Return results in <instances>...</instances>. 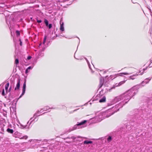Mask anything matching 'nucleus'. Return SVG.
I'll list each match as a JSON object with an SVG mask.
<instances>
[{
    "mask_svg": "<svg viewBox=\"0 0 152 152\" xmlns=\"http://www.w3.org/2000/svg\"><path fill=\"white\" fill-rule=\"evenodd\" d=\"M134 68L132 67H129L128 68V71L127 72L122 73V74L126 75L131 74L133 73L134 72Z\"/></svg>",
    "mask_w": 152,
    "mask_h": 152,
    "instance_id": "nucleus-1",
    "label": "nucleus"
},
{
    "mask_svg": "<svg viewBox=\"0 0 152 152\" xmlns=\"http://www.w3.org/2000/svg\"><path fill=\"white\" fill-rule=\"evenodd\" d=\"M26 86V80H25L24 82L23 83V88L22 90V93L20 96H19V98H21L22 96H23L25 94Z\"/></svg>",
    "mask_w": 152,
    "mask_h": 152,
    "instance_id": "nucleus-2",
    "label": "nucleus"
},
{
    "mask_svg": "<svg viewBox=\"0 0 152 152\" xmlns=\"http://www.w3.org/2000/svg\"><path fill=\"white\" fill-rule=\"evenodd\" d=\"M20 79H18L17 81V84L16 86V87L15 88V90H19L20 89Z\"/></svg>",
    "mask_w": 152,
    "mask_h": 152,
    "instance_id": "nucleus-3",
    "label": "nucleus"
},
{
    "mask_svg": "<svg viewBox=\"0 0 152 152\" xmlns=\"http://www.w3.org/2000/svg\"><path fill=\"white\" fill-rule=\"evenodd\" d=\"M61 21H60V29L62 31H64V23L62 22V23H61Z\"/></svg>",
    "mask_w": 152,
    "mask_h": 152,
    "instance_id": "nucleus-4",
    "label": "nucleus"
},
{
    "mask_svg": "<svg viewBox=\"0 0 152 152\" xmlns=\"http://www.w3.org/2000/svg\"><path fill=\"white\" fill-rule=\"evenodd\" d=\"M106 98L105 96H104L102 98L99 100V102L100 103L104 102H105Z\"/></svg>",
    "mask_w": 152,
    "mask_h": 152,
    "instance_id": "nucleus-5",
    "label": "nucleus"
},
{
    "mask_svg": "<svg viewBox=\"0 0 152 152\" xmlns=\"http://www.w3.org/2000/svg\"><path fill=\"white\" fill-rule=\"evenodd\" d=\"M10 83L9 82L7 83L5 85V89L6 91V93H7L8 91V87L9 86Z\"/></svg>",
    "mask_w": 152,
    "mask_h": 152,
    "instance_id": "nucleus-6",
    "label": "nucleus"
},
{
    "mask_svg": "<svg viewBox=\"0 0 152 152\" xmlns=\"http://www.w3.org/2000/svg\"><path fill=\"white\" fill-rule=\"evenodd\" d=\"M86 122V120H84L82 122L80 123L77 124V126H80L84 124Z\"/></svg>",
    "mask_w": 152,
    "mask_h": 152,
    "instance_id": "nucleus-7",
    "label": "nucleus"
},
{
    "mask_svg": "<svg viewBox=\"0 0 152 152\" xmlns=\"http://www.w3.org/2000/svg\"><path fill=\"white\" fill-rule=\"evenodd\" d=\"M7 131L9 133L12 134L13 132V130L12 129H11L10 128H8L7 129Z\"/></svg>",
    "mask_w": 152,
    "mask_h": 152,
    "instance_id": "nucleus-8",
    "label": "nucleus"
},
{
    "mask_svg": "<svg viewBox=\"0 0 152 152\" xmlns=\"http://www.w3.org/2000/svg\"><path fill=\"white\" fill-rule=\"evenodd\" d=\"M93 142L92 141H85L84 142V144H91Z\"/></svg>",
    "mask_w": 152,
    "mask_h": 152,
    "instance_id": "nucleus-9",
    "label": "nucleus"
},
{
    "mask_svg": "<svg viewBox=\"0 0 152 152\" xmlns=\"http://www.w3.org/2000/svg\"><path fill=\"white\" fill-rule=\"evenodd\" d=\"M31 69V66H30L29 67H28L26 69V71H25V73L26 74H27L29 72V71H28V70H29L30 69Z\"/></svg>",
    "mask_w": 152,
    "mask_h": 152,
    "instance_id": "nucleus-10",
    "label": "nucleus"
},
{
    "mask_svg": "<svg viewBox=\"0 0 152 152\" xmlns=\"http://www.w3.org/2000/svg\"><path fill=\"white\" fill-rule=\"evenodd\" d=\"M44 22L45 23L46 26H48V21L46 19H44Z\"/></svg>",
    "mask_w": 152,
    "mask_h": 152,
    "instance_id": "nucleus-11",
    "label": "nucleus"
},
{
    "mask_svg": "<svg viewBox=\"0 0 152 152\" xmlns=\"http://www.w3.org/2000/svg\"><path fill=\"white\" fill-rule=\"evenodd\" d=\"M16 35L18 36H19L20 35V31L18 30H17L16 31Z\"/></svg>",
    "mask_w": 152,
    "mask_h": 152,
    "instance_id": "nucleus-12",
    "label": "nucleus"
},
{
    "mask_svg": "<svg viewBox=\"0 0 152 152\" xmlns=\"http://www.w3.org/2000/svg\"><path fill=\"white\" fill-rule=\"evenodd\" d=\"M46 39H47V36L45 35L44 37L43 42V44H45V42H46Z\"/></svg>",
    "mask_w": 152,
    "mask_h": 152,
    "instance_id": "nucleus-13",
    "label": "nucleus"
},
{
    "mask_svg": "<svg viewBox=\"0 0 152 152\" xmlns=\"http://www.w3.org/2000/svg\"><path fill=\"white\" fill-rule=\"evenodd\" d=\"M15 63L17 65L19 64V60L18 59H16L15 61Z\"/></svg>",
    "mask_w": 152,
    "mask_h": 152,
    "instance_id": "nucleus-14",
    "label": "nucleus"
},
{
    "mask_svg": "<svg viewBox=\"0 0 152 152\" xmlns=\"http://www.w3.org/2000/svg\"><path fill=\"white\" fill-rule=\"evenodd\" d=\"M125 82V81H122L120 82L118 85V86H120L122 84L124 83Z\"/></svg>",
    "mask_w": 152,
    "mask_h": 152,
    "instance_id": "nucleus-15",
    "label": "nucleus"
},
{
    "mask_svg": "<svg viewBox=\"0 0 152 152\" xmlns=\"http://www.w3.org/2000/svg\"><path fill=\"white\" fill-rule=\"evenodd\" d=\"M1 95L3 96H4L5 95V92H4V89H3L2 90V92Z\"/></svg>",
    "mask_w": 152,
    "mask_h": 152,
    "instance_id": "nucleus-16",
    "label": "nucleus"
},
{
    "mask_svg": "<svg viewBox=\"0 0 152 152\" xmlns=\"http://www.w3.org/2000/svg\"><path fill=\"white\" fill-rule=\"evenodd\" d=\"M112 140V138L111 136H109L107 139V141H110Z\"/></svg>",
    "mask_w": 152,
    "mask_h": 152,
    "instance_id": "nucleus-17",
    "label": "nucleus"
},
{
    "mask_svg": "<svg viewBox=\"0 0 152 152\" xmlns=\"http://www.w3.org/2000/svg\"><path fill=\"white\" fill-rule=\"evenodd\" d=\"M48 27L49 29H50L52 27V25L51 24H50L49 25H48Z\"/></svg>",
    "mask_w": 152,
    "mask_h": 152,
    "instance_id": "nucleus-18",
    "label": "nucleus"
},
{
    "mask_svg": "<svg viewBox=\"0 0 152 152\" xmlns=\"http://www.w3.org/2000/svg\"><path fill=\"white\" fill-rule=\"evenodd\" d=\"M103 83L101 81H100V85H99V88H101L102 86L103 85Z\"/></svg>",
    "mask_w": 152,
    "mask_h": 152,
    "instance_id": "nucleus-19",
    "label": "nucleus"
},
{
    "mask_svg": "<svg viewBox=\"0 0 152 152\" xmlns=\"http://www.w3.org/2000/svg\"><path fill=\"white\" fill-rule=\"evenodd\" d=\"M37 22L38 23H41V22H42V20H38L37 19Z\"/></svg>",
    "mask_w": 152,
    "mask_h": 152,
    "instance_id": "nucleus-20",
    "label": "nucleus"
},
{
    "mask_svg": "<svg viewBox=\"0 0 152 152\" xmlns=\"http://www.w3.org/2000/svg\"><path fill=\"white\" fill-rule=\"evenodd\" d=\"M28 137L26 136V135H25V136H23V138H24V139H27Z\"/></svg>",
    "mask_w": 152,
    "mask_h": 152,
    "instance_id": "nucleus-21",
    "label": "nucleus"
},
{
    "mask_svg": "<svg viewBox=\"0 0 152 152\" xmlns=\"http://www.w3.org/2000/svg\"><path fill=\"white\" fill-rule=\"evenodd\" d=\"M19 41L20 42V45L21 46H22V42L21 40L20 39H19Z\"/></svg>",
    "mask_w": 152,
    "mask_h": 152,
    "instance_id": "nucleus-22",
    "label": "nucleus"
},
{
    "mask_svg": "<svg viewBox=\"0 0 152 152\" xmlns=\"http://www.w3.org/2000/svg\"><path fill=\"white\" fill-rule=\"evenodd\" d=\"M71 138L73 140H75V139H76V137L74 136H72L71 137Z\"/></svg>",
    "mask_w": 152,
    "mask_h": 152,
    "instance_id": "nucleus-23",
    "label": "nucleus"
},
{
    "mask_svg": "<svg viewBox=\"0 0 152 152\" xmlns=\"http://www.w3.org/2000/svg\"><path fill=\"white\" fill-rule=\"evenodd\" d=\"M31 56H28L27 57V59H28V60H30V59H31Z\"/></svg>",
    "mask_w": 152,
    "mask_h": 152,
    "instance_id": "nucleus-24",
    "label": "nucleus"
},
{
    "mask_svg": "<svg viewBox=\"0 0 152 152\" xmlns=\"http://www.w3.org/2000/svg\"><path fill=\"white\" fill-rule=\"evenodd\" d=\"M20 139H24L23 136V137H21L20 138Z\"/></svg>",
    "mask_w": 152,
    "mask_h": 152,
    "instance_id": "nucleus-25",
    "label": "nucleus"
},
{
    "mask_svg": "<svg viewBox=\"0 0 152 152\" xmlns=\"http://www.w3.org/2000/svg\"><path fill=\"white\" fill-rule=\"evenodd\" d=\"M11 87H10L9 89V91L10 92V90H11Z\"/></svg>",
    "mask_w": 152,
    "mask_h": 152,
    "instance_id": "nucleus-26",
    "label": "nucleus"
},
{
    "mask_svg": "<svg viewBox=\"0 0 152 152\" xmlns=\"http://www.w3.org/2000/svg\"><path fill=\"white\" fill-rule=\"evenodd\" d=\"M80 136H77V138H80Z\"/></svg>",
    "mask_w": 152,
    "mask_h": 152,
    "instance_id": "nucleus-27",
    "label": "nucleus"
},
{
    "mask_svg": "<svg viewBox=\"0 0 152 152\" xmlns=\"http://www.w3.org/2000/svg\"><path fill=\"white\" fill-rule=\"evenodd\" d=\"M65 1H69V0H64Z\"/></svg>",
    "mask_w": 152,
    "mask_h": 152,
    "instance_id": "nucleus-28",
    "label": "nucleus"
}]
</instances>
